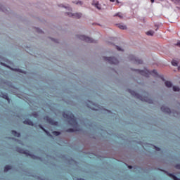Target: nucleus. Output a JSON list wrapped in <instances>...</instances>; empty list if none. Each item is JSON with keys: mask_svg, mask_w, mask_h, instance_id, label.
<instances>
[{"mask_svg": "<svg viewBox=\"0 0 180 180\" xmlns=\"http://www.w3.org/2000/svg\"><path fill=\"white\" fill-rule=\"evenodd\" d=\"M63 117L64 119H67L68 120L69 124L70 126L73 127H77L78 126V122H77V119L72 112H63Z\"/></svg>", "mask_w": 180, "mask_h": 180, "instance_id": "f257e3e1", "label": "nucleus"}, {"mask_svg": "<svg viewBox=\"0 0 180 180\" xmlns=\"http://www.w3.org/2000/svg\"><path fill=\"white\" fill-rule=\"evenodd\" d=\"M128 91L129 94L132 95V96H134V98H137V99H140V101H142V102H148V103H153V100L149 99L147 97H143V96L139 94L138 93L131 89H129Z\"/></svg>", "mask_w": 180, "mask_h": 180, "instance_id": "f03ea898", "label": "nucleus"}, {"mask_svg": "<svg viewBox=\"0 0 180 180\" xmlns=\"http://www.w3.org/2000/svg\"><path fill=\"white\" fill-rule=\"evenodd\" d=\"M137 71L138 72H139V74H141V75H143V77H146V78H148L150 75H155L156 77L157 75H158V73L155 70H153L152 71H150L148 70H137Z\"/></svg>", "mask_w": 180, "mask_h": 180, "instance_id": "7ed1b4c3", "label": "nucleus"}, {"mask_svg": "<svg viewBox=\"0 0 180 180\" xmlns=\"http://www.w3.org/2000/svg\"><path fill=\"white\" fill-rule=\"evenodd\" d=\"M103 60H105V61H108L109 64H119V60L116 59V58L104 57Z\"/></svg>", "mask_w": 180, "mask_h": 180, "instance_id": "20e7f679", "label": "nucleus"}, {"mask_svg": "<svg viewBox=\"0 0 180 180\" xmlns=\"http://www.w3.org/2000/svg\"><path fill=\"white\" fill-rule=\"evenodd\" d=\"M78 37L80 40H83V41H86V43H95V40L85 35H79Z\"/></svg>", "mask_w": 180, "mask_h": 180, "instance_id": "39448f33", "label": "nucleus"}, {"mask_svg": "<svg viewBox=\"0 0 180 180\" xmlns=\"http://www.w3.org/2000/svg\"><path fill=\"white\" fill-rule=\"evenodd\" d=\"M65 15L70 16V18H74V19H80L81 16H82V14L79 13H65Z\"/></svg>", "mask_w": 180, "mask_h": 180, "instance_id": "423d86ee", "label": "nucleus"}, {"mask_svg": "<svg viewBox=\"0 0 180 180\" xmlns=\"http://www.w3.org/2000/svg\"><path fill=\"white\" fill-rule=\"evenodd\" d=\"M131 61H134L135 64H143V60L139 59V58L131 55Z\"/></svg>", "mask_w": 180, "mask_h": 180, "instance_id": "0eeeda50", "label": "nucleus"}, {"mask_svg": "<svg viewBox=\"0 0 180 180\" xmlns=\"http://www.w3.org/2000/svg\"><path fill=\"white\" fill-rule=\"evenodd\" d=\"M44 120L47 121L49 124H52L53 126H57V124H58V122L54 121L53 119L49 117H45Z\"/></svg>", "mask_w": 180, "mask_h": 180, "instance_id": "6e6552de", "label": "nucleus"}, {"mask_svg": "<svg viewBox=\"0 0 180 180\" xmlns=\"http://www.w3.org/2000/svg\"><path fill=\"white\" fill-rule=\"evenodd\" d=\"M160 109H161L162 112H164V113H170L171 112V109H169V108H168V107H166L165 105H162Z\"/></svg>", "mask_w": 180, "mask_h": 180, "instance_id": "1a4fd4ad", "label": "nucleus"}, {"mask_svg": "<svg viewBox=\"0 0 180 180\" xmlns=\"http://www.w3.org/2000/svg\"><path fill=\"white\" fill-rule=\"evenodd\" d=\"M24 124H28L29 126H34V124H33V122L32 120L27 119L23 122Z\"/></svg>", "mask_w": 180, "mask_h": 180, "instance_id": "9d476101", "label": "nucleus"}, {"mask_svg": "<svg viewBox=\"0 0 180 180\" xmlns=\"http://www.w3.org/2000/svg\"><path fill=\"white\" fill-rule=\"evenodd\" d=\"M11 134L14 136L15 137H20V133L16 131H11Z\"/></svg>", "mask_w": 180, "mask_h": 180, "instance_id": "9b49d317", "label": "nucleus"}, {"mask_svg": "<svg viewBox=\"0 0 180 180\" xmlns=\"http://www.w3.org/2000/svg\"><path fill=\"white\" fill-rule=\"evenodd\" d=\"M117 27H119V29H121L122 30H126V29H127L126 25H124L122 24H117Z\"/></svg>", "mask_w": 180, "mask_h": 180, "instance_id": "f8f14e48", "label": "nucleus"}, {"mask_svg": "<svg viewBox=\"0 0 180 180\" xmlns=\"http://www.w3.org/2000/svg\"><path fill=\"white\" fill-rule=\"evenodd\" d=\"M10 169H12V166L11 165H6L4 167V172H8V171H10Z\"/></svg>", "mask_w": 180, "mask_h": 180, "instance_id": "ddd939ff", "label": "nucleus"}, {"mask_svg": "<svg viewBox=\"0 0 180 180\" xmlns=\"http://www.w3.org/2000/svg\"><path fill=\"white\" fill-rule=\"evenodd\" d=\"M168 175L170 176V178H172L174 180H180L179 178L176 177V176L169 173Z\"/></svg>", "mask_w": 180, "mask_h": 180, "instance_id": "4468645a", "label": "nucleus"}, {"mask_svg": "<svg viewBox=\"0 0 180 180\" xmlns=\"http://www.w3.org/2000/svg\"><path fill=\"white\" fill-rule=\"evenodd\" d=\"M165 84L167 88H171L172 86V83L169 81H166Z\"/></svg>", "mask_w": 180, "mask_h": 180, "instance_id": "2eb2a0df", "label": "nucleus"}, {"mask_svg": "<svg viewBox=\"0 0 180 180\" xmlns=\"http://www.w3.org/2000/svg\"><path fill=\"white\" fill-rule=\"evenodd\" d=\"M78 131V129H72V128H70V129H68L67 130H66V131L68 132V133H74V131Z\"/></svg>", "mask_w": 180, "mask_h": 180, "instance_id": "dca6fc26", "label": "nucleus"}, {"mask_svg": "<svg viewBox=\"0 0 180 180\" xmlns=\"http://www.w3.org/2000/svg\"><path fill=\"white\" fill-rule=\"evenodd\" d=\"M1 96L2 98H4V99H6V101H9V96H8V94H2L1 93Z\"/></svg>", "mask_w": 180, "mask_h": 180, "instance_id": "f3484780", "label": "nucleus"}, {"mask_svg": "<svg viewBox=\"0 0 180 180\" xmlns=\"http://www.w3.org/2000/svg\"><path fill=\"white\" fill-rule=\"evenodd\" d=\"M73 4H76V5H80V6H82L84 3L82 1H73Z\"/></svg>", "mask_w": 180, "mask_h": 180, "instance_id": "a211bd4d", "label": "nucleus"}, {"mask_svg": "<svg viewBox=\"0 0 180 180\" xmlns=\"http://www.w3.org/2000/svg\"><path fill=\"white\" fill-rule=\"evenodd\" d=\"M147 36H154V31H148L146 32Z\"/></svg>", "mask_w": 180, "mask_h": 180, "instance_id": "6ab92c4d", "label": "nucleus"}, {"mask_svg": "<svg viewBox=\"0 0 180 180\" xmlns=\"http://www.w3.org/2000/svg\"><path fill=\"white\" fill-rule=\"evenodd\" d=\"M173 91H174V92H179L180 89H179V87H178L176 86H173Z\"/></svg>", "mask_w": 180, "mask_h": 180, "instance_id": "aec40b11", "label": "nucleus"}, {"mask_svg": "<svg viewBox=\"0 0 180 180\" xmlns=\"http://www.w3.org/2000/svg\"><path fill=\"white\" fill-rule=\"evenodd\" d=\"M172 2H174L176 5H179L180 6V0H171Z\"/></svg>", "mask_w": 180, "mask_h": 180, "instance_id": "412c9836", "label": "nucleus"}, {"mask_svg": "<svg viewBox=\"0 0 180 180\" xmlns=\"http://www.w3.org/2000/svg\"><path fill=\"white\" fill-rule=\"evenodd\" d=\"M172 65H174V67L178 66V62L176 60H172Z\"/></svg>", "mask_w": 180, "mask_h": 180, "instance_id": "4be33fe9", "label": "nucleus"}, {"mask_svg": "<svg viewBox=\"0 0 180 180\" xmlns=\"http://www.w3.org/2000/svg\"><path fill=\"white\" fill-rule=\"evenodd\" d=\"M53 136H60V134H61V133L60 131H53Z\"/></svg>", "mask_w": 180, "mask_h": 180, "instance_id": "5701e85b", "label": "nucleus"}, {"mask_svg": "<svg viewBox=\"0 0 180 180\" xmlns=\"http://www.w3.org/2000/svg\"><path fill=\"white\" fill-rule=\"evenodd\" d=\"M95 8H97V9H101V6H99V3H96L94 4Z\"/></svg>", "mask_w": 180, "mask_h": 180, "instance_id": "b1692460", "label": "nucleus"}, {"mask_svg": "<svg viewBox=\"0 0 180 180\" xmlns=\"http://www.w3.org/2000/svg\"><path fill=\"white\" fill-rule=\"evenodd\" d=\"M39 127H40V129L44 130L45 131V133H46V134H49L50 136V133H49V131H47L44 128H43V127L41 125H39Z\"/></svg>", "mask_w": 180, "mask_h": 180, "instance_id": "393cba45", "label": "nucleus"}, {"mask_svg": "<svg viewBox=\"0 0 180 180\" xmlns=\"http://www.w3.org/2000/svg\"><path fill=\"white\" fill-rule=\"evenodd\" d=\"M114 16H119V18H120V19L123 18V15H120V13H117Z\"/></svg>", "mask_w": 180, "mask_h": 180, "instance_id": "a878e982", "label": "nucleus"}, {"mask_svg": "<svg viewBox=\"0 0 180 180\" xmlns=\"http://www.w3.org/2000/svg\"><path fill=\"white\" fill-rule=\"evenodd\" d=\"M19 153H21V154H27V153H26V150H19Z\"/></svg>", "mask_w": 180, "mask_h": 180, "instance_id": "bb28decb", "label": "nucleus"}, {"mask_svg": "<svg viewBox=\"0 0 180 180\" xmlns=\"http://www.w3.org/2000/svg\"><path fill=\"white\" fill-rule=\"evenodd\" d=\"M116 48H117V50H118V51H123V50L118 46H117Z\"/></svg>", "mask_w": 180, "mask_h": 180, "instance_id": "cd10ccee", "label": "nucleus"}, {"mask_svg": "<svg viewBox=\"0 0 180 180\" xmlns=\"http://www.w3.org/2000/svg\"><path fill=\"white\" fill-rule=\"evenodd\" d=\"M175 168H176V169H180V165H176Z\"/></svg>", "mask_w": 180, "mask_h": 180, "instance_id": "c85d7f7f", "label": "nucleus"}, {"mask_svg": "<svg viewBox=\"0 0 180 180\" xmlns=\"http://www.w3.org/2000/svg\"><path fill=\"white\" fill-rule=\"evenodd\" d=\"M156 151H160L161 148H158V147H155Z\"/></svg>", "mask_w": 180, "mask_h": 180, "instance_id": "c756f323", "label": "nucleus"}, {"mask_svg": "<svg viewBox=\"0 0 180 180\" xmlns=\"http://www.w3.org/2000/svg\"><path fill=\"white\" fill-rule=\"evenodd\" d=\"M65 8H68V11H72L70 7H65Z\"/></svg>", "mask_w": 180, "mask_h": 180, "instance_id": "7c9ffc66", "label": "nucleus"}, {"mask_svg": "<svg viewBox=\"0 0 180 180\" xmlns=\"http://www.w3.org/2000/svg\"><path fill=\"white\" fill-rule=\"evenodd\" d=\"M177 46H179L180 47V41L177 43Z\"/></svg>", "mask_w": 180, "mask_h": 180, "instance_id": "2f4dec72", "label": "nucleus"}, {"mask_svg": "<svg viewBox=\"0 0 180 180\" xmlns=\"http://www.w3.org/2000/svg\"><path fill=\"white\" fill-rule=\"evenodd\" d=\"M110 2H115V0H110Z\"/></svg>", "mask_w": 180, "mask_h": 180, "instance_id": "473e14b6", "label": "nucleus"}, {"mask_svg": "<svg viewBox=\"0 0 180 180\" xmlns=\"http://www.w3.org/2000/svg\"><path fill=\"white\" fill-rule=\"evenodd\" d=\"M150 2H152V4H153V2H154V0H150Z\"/></svg>", "mask_w": 180, "mask_h": 180, "instance_id": "72a5a7b5", "label": "nucleus"}, {"mask_svg": "<svg viewBox=\"0 0 180 180\" xmlns=\"http://www.w3.org/2000/svg\"><path fill=\"white\" fill-rule=\"evenodd\" d=\"M117 4H119V0H116Z\"/></svg>", "mask_w": 180, "mask_h": 180, "instance_id": "f704fd0d", "label": "nucleus"}, {"mask_svg": "<svg viewBox=\"0 0 180 180\" xmlns=\"http://www.w3.org/2000/svg\"><path fill=\"white\" fill-rule=\"evenodd\" d=\"M128 168H130V169H131V168H132V167H131V166H129V167H128Z\"/></svg>", "mask_w": 180, "mask_h": 180, "instance_id": "c9c22d12", "label": "nucleus"}, {"mask_svg": "<svg viewBox=\"0 0 180 180\" xmlns=\"http://www.w3.org/2000/svg\"><path fill=\"white\" fill-rule=\"evenodd\" d=\"M178 70H179V71H180V66H179Z\"/></svg>", "mask_w": 180, "mask_h": 180, "instance_id": "e433bc0d", "label": "nucleus"}, {"mask_svg": "<svg viewBox=\"0 0 180 180\" xmlns=\"http://www.w3.org/2000/svg\"><path fill=\"white\" fill-rule=\"evenodd\" d=\"M62 6V8H64V6H63V5H60V6Z\"/></svg>", "mask_w": 180, "mask_h": 180, "instance_id": "4c0bfd02", "label": "nucleus"}, {"mask_svg": "<svg viewBox=\"0 0 180 180\" xmlns=\"http://www.w3.org/2000/svg\"><path fill=\"white\" fill-rule=\"evenodd\" d=\"M1 65H4V64L2 63H1Z\"/></svg>", "mask_w": 180, "mask_h": 180, "instance_id": "58836bf2", "label": "nucleus"}]
</instances>
